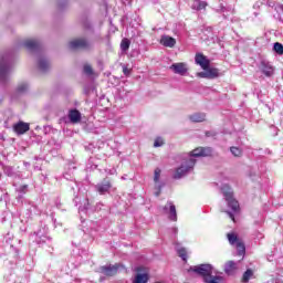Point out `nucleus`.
Here are the masks:
<instances>
[{
	"mask_svg": "<svg viewBox=\"0 0 283 283\" xmlns=\"http://www.w3.org/2000/svg\"><path fill=\"white\" fill-rule=\"evenodd\" d=\"M209 156H213V148L211 147H198L189 154H184V161L176 169L172 178L175 180H180V178H185L187 174L193 171V167H196V158H209Z\"/></svg>",
	"mask_w": 283,
	"mask_h": 283,
	"instance_id": "obj_1",
	"label": "nucleus"
},
{
	"mask_svg": "<svg viewBox=\"0 0 283 283\" xmlns=\"http://www.w3.org/2000/svg\"><path fill=\"white\" fill-rule=\"evenodd\" d=\"M190 271L199 275V277H202V282L205 283H224V277L220 275H213V265L209 263L191 266Z\"/></svg>",
	"mask_w": 283,
	"mask_h": 283,
	"instance_id": "obj_2",
	"label": "nucleus"
},
{
	"mask_svg": "<svg viewBox=\"0 0 283 283\" xmlns=\"http://www.w3.org/2000/svg\"><path fill=\"white\" fill-rule=\"evenodd\" d=\"M12 63H14V52L7 51L0 56V83L6 85L10 81V72H12Z\"/></svg>",
	"mask_w": 283,
	"mask_h": 283,
	"instance_id": "obj_3",
	"label": "nucleus"
},
{
	"mask_svg": "<svg viewBox=\"0 0 283 283\" xmlns=\"http://www.w3.org/2000/svg\"><path fill=\"white\" fill-rule=\"evenodd\" d=\"M221 193L231 211H226V213L231 218V220H235V214L240 211V203L238 200H235V197H233V189L229 185H222L221 186Z\"/></svg>",
	"mask_w": 283,
	"mask_h": 283,
	"instance_id": "obj_4",
	"label": "nucleus"
},
{
	"mask_svg": "<svg viewBox=\"0 0 283 283\" xmlns=\"http://www.w3.org/2000/svg\"><path fill=\"white\" fill-rule=\"evenodd\" d=\"M70 50H85L90 51L94 48V43L90 41L87 38H77L71 42H69Z\"/></svg>",
	"mask_w": 283,
	"mask_h": 283,
	"instance_id": "obj_5",
	"label": "nucleus"
},
{
	"mask_svg": "<svg viewBox=\"0 0 283 283\" xmlns=\"http://www.w3.org/2000/svg\"><path fill=\"white\" fill-rule=\"evenodd\" d=\"M228 240L232 247H235L238 255H244V253H247L244 242H242L235 233H228Z\"/></svg>",
	"mask_w": 283,
	"mask_h": 283,
	"instance_id": "obj_6",
	"label": "nucleus"
},
{
	"mask_svg": "<svg viewBox=\"0 0 283 283\" xmlns=\"http://www.w3.org/2000/svg\"><path fill=\"white\" fill-rule=\"evenodd\" d=\"M163 213L167 216L168 220L171 222H178V212L176 211V205H174V201H167L163 207Z\"/></svg>",
	"mask_w": 283,
	"mask_h": 283,
	"instance_id": "obj_7",
	"label": "nucleus"
},
{
	"mask_svg": "<svg viewBox=\"0 0 283 283\" xmlns=\"http://www.w3.org/2000/svg\"><path fill=\"white\" fill-rule=\"evenodd\" d=\"M94 189L99 196H105L112 190V180H109V178H104L101 182L95 185Z\"/></svg>",
	"mask_w": 283,
	"mask_h": 283,
	"instance_id": "obj_8",
	"label": "nucleus"
},
{
	"mask_svg": "<svg viewBox=\"0 0 283 283\" xmlns=\"http://www.w3.org/2000/svg\"><path fill=\"white\" fill-rule=\"evenodd\" d=\"M120 269V264H109V265H103L99 268V272L102 275H106V277H114L116 273H118V270Z\"/></svg>",
	"mask_w": 283,
	"mask_h": 283,
	"instance_id": "obj_9",
	"label": "nucleus"
},
{
	"mask_svg": "<svg viewBox=\"0 0 283 283\" xmlns=\"http://www.w3.org/2000/svg\"><path fill=\"white\" fill-rule=\"evenodd\" d=\"M25 48L28 52H41V41L39 40H25L20 46Z\"/></svg>",
	"mask_w": 283,
	"mask_h": 283,
	"instance_id": "obj_10",
	"label": "nucleus"
},
{
	"mask_svg": "<svg viewBox=\"0 0 283 283\" xmlns=\"http://www.w3.org/2000/svg\"><path fill=\"white\" fill-rule=\"evenodd\" d=\"M203 72L198 73L200 78H218L220 76V71L218 69L207 67Z\"/></svg>",
	"mask_w": 283,
	"mask_h": 283,
	"instance_id": "obj_11",
	"label": "nucleus"
},
{
	"mask_svg": "<svg viewBox=\"0 0 283 283\" xmlns=\"http://www.w3.org/2000/svg\"><path fill=\"white\" fill-rule=\"evenodd\" d=\"M35 235V242L40 247H43V244H52V238L45 235L43 231L39 230L38 232H34Z\"/></svg>",
	"mask_w": 283,
	"mask_h": 283,
	"instance_id": "obj_12",
	"label": "nucleus"
},
{
	"mask_svg": "<svg viewBox=\"0 0 283 283\" xmlns=\"http://www.w3.org/2000/svg\"><path fill=\"white\" fill-rule=\"evenodd\" d=\"M195 62L197 65H200L202 70H208L209 65H211V61L205 56L202 53H197L195 56Z\"/></svg>",
	"mask_w": 283,
	"mask_h": 283,
	"instance_id": "obj_13",
	"label": "nucleus"
},
{
	"mask_svg": "<svg viewBox=\"0 0 283 283\" xmlns=\"http://www.w3.org/2000/svg\"><path fill=\"white\" fill-rule=\"evenodd\" d=\"M38 70L42 74H45L46 72H50V61L46 60L45 56L40 55L38 57Z\"/></svg>",
	"mask_w": 283,
	"mask_h": 283,
	"instance_id": "obj_14",
	"label": "nucleus"
},
{
	"mask_svg": "<svg viewBox=\"0 0 283 283\" xmlns=\"http://www.w3.org/2000/svg\"><path fill=\"white\" fill-rule=\"evenodd\" d=\"M217 12L223 13V19H228V14H235V7L220 4L219 9H217Z\"/></svg>",
	"mask_w": 283,
	"mask_h": 283,
	"instance_id": "obj_15",
	"label": "nucleus"
},
{
	"mask_svg": "<svg viewBox=\"0 0 283 283\" xmlns=\"http://www.w3.org/2000/svg\"><path fill=\"white\" fill-rule=\"evenodd\" d=\"M170 70H172L175 74H180V76L187 74V66H185V63H175L170 66Z\"/></svg>",
	"mask_w": 283,
	"mask_h": 283,
	"instance_id": "obj_16",
	"label": "nucleus"
},
{
	"mask_svg": "<svg viewBox=\"0 0 283 283\" xmlns=\"http://www.w3.org/2000/svg\"><path fill=\"white\" fill-rule=\"evenodd\" d=\"M0 167H1L4 176H8V178H14V176H17V171L14 170V167L8 166V165L3 164L2 161H0Z\"/></svg>",
	"mask_w": 283,
	"mask_h": 283,
	"instance_id": "obj_17",
	"label": "nucleus"
},
{
	"mask_svg": "<svg viewBox=\"0 0 283 283\" xmlns=\"http://www.w3.org/2000/svg\"><path fill=\"white\" fill-rule=\"evenodd\" d=\"M15 134H25V132H30V124L24 122H19L13 126Z\"/></svg>",
	"mask_w": 283,
	"mask_h": 283,
	"instance_id": "obj_18",
	"label": "nucleus"
},
{
	"mask_svg": "<svg viewBox=\"0 0 283 283\" xmlns=\"http://www.w3.org/2000/svg\"><path fill=\"white\" fill-rule=\"evenodd\" d=\"M160 44L164 45V48H175L176 39L169 35H163L160 39Z\"/></svg>",
	"mask_w": 283,
	"mask_h": 283,
	"instance_id": "obj_19",
	"label": "nucleus"
},
{
	"mask_svg": "<svg viewBox=\"0 0 283 283\" xmlns=\"http://www.w3.org/2000/svg\"><path fill=\"white\" fill-rule=\"evenodd\" d=\"M261 72L264 74V76H271L274 72L273 66L265 61L261 62Z\"/></svg>",
	"mask_w": 283,
	"mask_h": 283,
	"instance_id": "obj_20",
	"label": "nucleus"
},
{
	"mask_svg": "<svg viewBox=\"0 0 283 283\" xmlns=\"http://www.w3.org/2000/svg\"><path fill=\"white\" fill-rule=\"evenodd\" d=\"M189 120H191V123H205V120H207V114L205 113H195L189 115Z\"/></svg>",
	"mask_w": 283,
	"mask_h": 283,
	"instance_id": "obj_21",
	"label": "nucleus"
},
{
	"mask_svg": "<svg viewBox=\"0 0 283 283\" xmlns=\"http://www.w3.org/2000/svg\"><path fill=\"white\" fill-rule=\"evenodd\" d=\"M69 120H71V123H81V112L76 108L71 109L69 112Z\"/></svg>",
	"mask_w": 283,
	"mask_h": 283,
	"instance_id": "obj_22",
	"label": "nucleus"
},
{
	"mask_svg": "<svg viewBox=\"0 0 283 283\" xmlns=\"http://www.w3.org/2000/svg\"><path fill=\"white\" fill-rule=\"evenodd\" d=\"M175 249L177 251V254L184 262H187V249L184 247H180V243H176Z\"/></svg>",
	"mask_w": 283,
	"mask_h": 283,
	"instance_id": "obj_23",
	"label": "nucleus"
},
{
	"mask_svg": "<svg viewBox=\"0 0 283 283\" xmlns=\"http://www.w3.org/2000/svg\"><path fill=\"white\" fill-rule=\"evenodd\" d=\"M192 10H197V12H200V10H205L207 8V2L202 0H195L191 4Z\"/></svg>",
	"mask_w": 283,
	"mask_h": 283,
	"instance_id": "obj_24",
	"label": "nucleus"
},
{
	"mask_svg": "<svg viewBox=\"0 0 283 283\" xmlns=\"http://www.w3.org/2000/svg\"><path fill=\"white\" fill-rule=\"evenodd\" d=\"M103 203H97L96 207H92V203L90 202V199L86 200V203H84L85 211H101L103 208Z\"/></svg>",
	"mask_w": 283,
	"mask_h": 283,
	"instance_id": "obj_25",
	"label": "nucleus"
},
{
	"mask_svg": "<svg viewBox=\"0 0 283 283\" xmlns=\"http://www.w3.org/2000/svg\"><path fill=\"white\" fill-rule=\"evenodd\" d=\"M235 271V263L234 261H228L224 265V273L227 275H233V272Z\"/></svg>",
	"mask_w": 283,
	"mask_h": 283,
	"instance_id": "obj_26",
	"label": "nucleus"
},
{
	"mask_svg": "<svg viewBox=\"0 0 283 283\" xmlns=\"http://www.w3.org/2000/svg\"><path fill=\"white\" fill-rule=\"evenodd\" d=\"M130 45H132V41H129V39L127 38H124L120 42L122 52H127Z\"/></svg>",
	"mask_w": 283,
	"mask_h": 283,
	"instance_id": "obj_27",
	"label": "nucleus"
},
{
	"mask_svg": "<svg viewBox=\"0 0 283 283\" xmlns=\"http://www.w3.org/2000/svg\"><path fill=\"white\" fill-rule=\"evenodd\" d=\"M96 92V87L93 86V84H87L84 86V94L85 96H92Z\"/></svg>",
	"mask_w": 283,
	"mask_h": 283,
	"instance_id": "obj_28",
	"label": "nucleus"
},
{
	"mask_svg": "<svg viewBox=\"0 0 283 283\" xmlns=\"http://www.w3.org/2000/svg\"><path fill=\"white\" fill-rule=\"evenodd\" d=\"M230 151H231L232 156H234L235 158H241V156L243 154L242 148L235 147V146L230 147Z\"/></svg>",
	"mask_w": 283,
	"mask_h": 283,
	"instance_id": "obj_29",
	"label": "nucleus"
},
{
	"mask_svg": "<svg viewBox=\"0 0 283 283\" xmlns=\"http://www.w3.org/2000/svg\"><path fill=\"white\" fill-rule=\"evenodd\" d=\"M251 277H253V270L248 269L242 275V282L249 283V280H251Z\"/></svg>",
	"mask_w": 283,
	"mask_h": 283,
	"instance_id": "obj_30",
	"label": "nucleus"
},
{
	"mask_svg": "<svg viewBox=\"0 0 283 283\" xmlns=\"http://www.w3.org/2000/svg\"><path fill=\"white\" fill-rule=\"evenodd\" d=\"M160 174H161L160 168H156L155 172H154V182H155V185H164L163 182H160Z\"/></svg>",
	"mask_w": 283,
	"mask_h": 283,
	"instance_id": "obj_31",
	"label": "nucleus"
},
{
	"mask_svg": "<svg viewBox=\"0 0 283 283\" xmlns=\"http://www.w3.org/2000/svg\"><path fill=\"white\" fill-rule=\"evenodd\" d=\"M273 50L275 53L279 54V56H282L283 54V44L280 43V42H275L274 45H273Z\"/></svg>",
	"mask_w": 283,
	"mask_h": 283,
	"instance_id": "obj_32",
	"label": "nucleus"
},
{
	"mask_svg": "<svg viewBox=\"0 0 283 283\" xmlns=\"http://www.w3.org/2000/svg\"><path fill=\"white\" fill-rule=\"evenodd\" d=\"M83 73L86 75V76H92L94 74V69H92V65L90 64H84L83 66Z\"/></svg>",
	"mask_w": 283,
	"mask_h": 283,
	"instance_id": "obj_33",
	"label": "nucleus"
},
{
	"mask_svg": "<svg viewBox=\"0 0 283 283\" xmlns=\"http://www.w3.org/2000/svg\"><path fill=\"white\" fill-rule=\"evenodd\" d=\"M17 92L18 94H23L24 92H28V84L27 83L20 84L17 87Z\"/></svg>",
	"mask_w": 283,
	"mask_h": 283,
	"instance_id": "obj_34",
	"label": "nucleus"
},
{
	"mask_svg": "<svg viewBox=\"0 0 283 283\" xmlns=\"http://www.w3.org/2000/svg\"><path fill=\"white\" fill-rule=\"evenodd\" d=\"M163 187H165V184L155 185V189L157 190V191L155 192L156 198H158V197L160 196V193H161V191H163Z\"/></svg>",
	"mask_w": 283,
	"mask_h": 283,
	"instance_id": "obj_35",
	"label": "nucleus"
},
{
	"mask_svg": "<svg viewBox=\"0 0 283 283\" xmlns=\"http://www.w3.org/2000/svg\"><path fill=\"white\" fill-rule=\"evenodd\" d=\"M253 235H254V240H258V241L264 240V234L260 230L254 231Z\"/></svg>",
	"mask_w": 283,
	"mask_h": 283,
	"instance_id": "obj_36",
	"label": "nucleus"
},
{
	"mask_svg": "<svg viewBox=\"0 0 283 283\" xmlns=\"http://www.w3.org/2000/svg\"><path fill=\"white\" fill-rule=\"evenodd\" d=\"M261 6H268V8H274L275 7V1L262 0Z\"/></svg>",
	"mask_w": 283,
	"mask_h": 283,
	"instance_id": "obj_37",
	"label": "nucleus"
},
{
	"mask_svg": "<svg viewBox=\"0 0 283 283\" xmlns=\"http://www.w3.org/2000/svg\"><path fill=\"white\" fill-rule=\"evenodd\" d=\"M19 193H28V185H22L18 189Z\"/></svg>",
	"mask_w": 283,
	"mask_h": 283,
	"instance_id": "obj_38",
	"label": "nucleus"
},
{
	"mask_svg": "<svg viewBox=\"0 0 283 283\" xmlns=\"http://www.w3.org/2000/svg\"><path fill=\"white\" fill-rule=\"evenodd\" d=\"M123 74L125 76H129V74H132V70H129L127 65H123Z\"/></svg>",
	"mask_w": 283,
	"mask_h": 283,
	"instance_id": "obj_39",
	"label": "nucleus"
},
{
	"mask_svg": "<svg viewBox=\"0 0 283 283\" xmlns=\"http://www.w3.org/2000/svg\"><path fill=\"white\" fill-rule=\"evenodd\" d=\"M163 145H165V143L160 138H157L154 143V147H163Z\"/></svg>",
	"mask_w": 283,
	"mask_h": 283,
	"instance_id": "obj_40",
	"label": "nucleus"
},
{
	"mask_svg": "<svg viewBox=\"0 0 283 283\" xmlns=\"http://www.w3.org/2000/svg\"><path fill=\"white\" fill-rule=\"evenodd\" d=\"M172 233H174L175 235H178V228H172Z\"/></svg>",
	"mask_w": 283,
	"mask_h": 283,
	"instance_id": "obj_41",
	"label": "nucleus"
},
{
	"mask_svg": "<svg viewBox=\"0 0 283 283\" xmlns=\"http://www.w3.org/2000/svg\"><path fill=\"white\" fill-rule=\"evenodd\" d=\"M64 178H65L66 180H70V175H69V174H64Z\"/></svg>",
	"mask_w": 283,
	"mask_h": 283,
	"instance_id": "obj_42",
	"label": "nucleus"
},
{
	"mask_svg": "<svg viewBox=\"0 0 283 283\" xmlns=\"http://www.w3.org/2000/svg\"><path fill=\"white\" fill-rule=\"evenodd\" d=\"M60 8H63L64 3L63 2H59Z\"/></svg>",
	"mask_w": 283,
	"mask_h": 283,
	"instance_id": "obj_43",
	"label": "nucleus"
},
{
	"mask_svg": "<svg viewBox=\"0 0 283 283\" xmlns=\"http://www.w3.org/2000/svg\"><path fill=\"white\" fill-rule=\"evenodd\" d=\"M206 136H211V133H210V132H207V133H206Z\"/></svg>",
	"mask_w": 283,
	"mask_h": 283,
	"instance_id": "obj_44",
	"label": "nucleus"
},
{
	"mask_svg": "<svg viewBox=\"0 0 283 283\" xmlns=\"http://www.w3.org/2000/svg\"><path fill=\"white\" fill-rule=\"evenodd\" d=\"M24 165L28 167V165H30V164L24 161Z\"/></svg>",
	"mask_w": 283,
	"mask_h": 283,
	"instance_id": "obj_45",
	"label": "nucleus"
},
{
	"mask_svg": "<svg viewBox=\"0 0 283 283\" xmlns=\"http://www.w3.org/2000/svg\"><path fill=\"white\" fill-rule=\"evenodd\" d=\"M255 6L260 7V3H258V2H256V4H255Z\"/></svg>",
	"mask_w": 283,
	"mask_h": 283,
	"instance_id": "obj_46",
	"label": "nucleus"
},
{
	"mask_svg": "<svg viewBox=\"0 0 283 283\" xmlns=\"http://www.w3.org/2000/svg\"><path fill=\"white\" fill-rule=\"evenodd\" d=\"M109 174H114V172H112V170H109Z\"/></svg>",
	"mask_w": 283,
	"mask_h": 283,
	"instance_id": "obj_47",
	"label": "nucleus"
}]
</instances>
